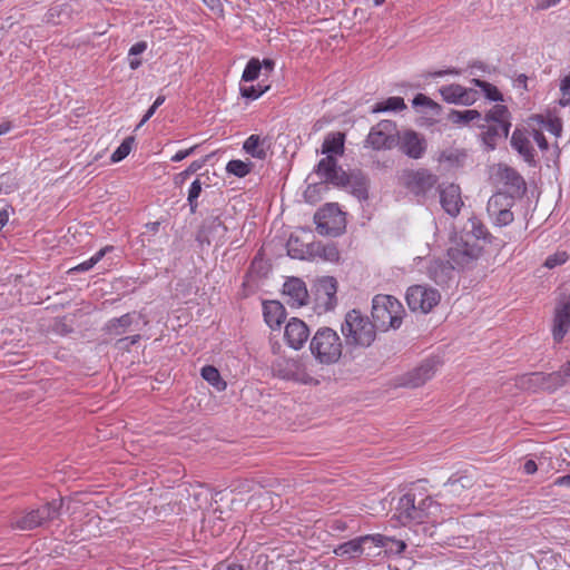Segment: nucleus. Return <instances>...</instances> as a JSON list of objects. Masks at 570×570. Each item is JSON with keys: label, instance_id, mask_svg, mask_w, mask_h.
I'll list each match as a JSON object with an SVG mask.
<instances>
[{"label": "nucleus", "instance_id": "nucleus-43", "mask_svg": "<svg viewBox=\"0 0 570 570\" xmlns=\"http://www.w3.org/2000/svg\"><path fill=\"white\" fill-rule=\"evenodd\" d=\"M472 82L481 88V90L483 91L484 96L491 100V101H502L503 100V96L502 94L499 91V89L493 86L492 83L490 82H487L484 80H481V79H473Z\"/></svg>", "mask_w": 570, "mask_h": 570}, {"label": "nucleus", "instance_id": "nucleus-14", "mask_svg": "<svg viewBox=\"0 0 570 570\" xmlns=\"http://www.w3.org/2000/svg\"><path fill=\"white\" fill-rule=\"evenodd\" d=\"M396 125L392 120H382L367 135L366 142L376 150L391 149L396 146Z\"/></svg>", "mask_w": 570, "mask_h": 570}, {"label": "nucleus", "instance_id": "nucleus-64", "mask_svg": "<svg viewBox=\"0 0 570 570\" xmlns=\"http://www.w3.org/2000/svg\"><path fill=\"white\" fill-rule=\"evenodd\" d=\"M527 82H528V77L524 73H521L515 78V85L518 87H522L524 90H528Z\"/></svg>", "mask_w": 570, "mask_h": 570}, {"label": "nucleus", "instance_id": "nucleus-62", "mask_svg": "<svg viewBox=\"0 0 570 570\" xmlns=\"http://www.w3.org/2000/svg\"><path fill=\"white\" fill-rule=\"evenodd\" d=\"M553 485H557V487H570V473L567 474V475H562V476L557 478L553 481Z\"/></svg>", "mask_w": 570, "mask_h": 570}, {"label": "nucleus", "instance_id": "nucleus-26", "mask_svg": "<svg viewBox=\"0 0 570 570\" xmlns=\"http://www.w3.org/2000/svg\"><path fill=\"white\" fill-rule=\"evenodd\" d=\"M283 293L289 297L287 303L301 307L307 304L308 292L305 283L297 277L288 278L283 286Z\"/></svg>", "mask_w": 570, "mask_h": 570}, {"label": "nucleus", "instance_id": "nucleus-35", "mask_svg": "<svg viewBox=\"0 0 570 570\" xmlns=\"http://www.w3.org/2000/svg\"><path fill=\"white\" fill-rule=\"evenodd\" d=\"M132 321L134 315L131 313L124 314L120 317L110 320L107 324V330L111 334L121 335L132 324Z\"/></svg>", "mask_w": 570, "mask_h": 570}, {"label": "nucleus", "instance_id": "nucleus-3", "mask_svg": "<svg viewBox=\"0 0 570 570\" xmlns=\"http://www.w3.org/2000/svg\"><path fill=\"white\" fill-rule=\"evenodd\" d=\"M309 351L318 363L332 365L340 361L343 343L336 331L323 326L311 338Z\"/></svg>", "mask_w": 570, "mask_h": 570}, {"label": "nucleus", "instance_id": "nucleus-21", "mask_svg": "<svg viewBox=\"0 0 570 570\" xmlns=\"http://www.w3.org/2000/svg\"><path fill=\"white\" fill-rule=\"evenodd\" d=\"M372 534H365L338 544L334 549V554L345 559H355L366 553L367 556H376L367 550L373 546Z\"/></svg>", "mask_w": 570, "mask_h": 570}, {"label": "nucleus", "instance_id": "nucleus-54", "mask_svg": "<svg viewBox=\"0 0 570 570\" xmlns=\"http://www.w3.org/2000/svg\"><path fill=\"white\" fill-rule=\"evenodd\" d=\"M569 256L566 252H558L553 255H550L546 262H544V266L547 268H554L559 265H562L564 264L567 261H568Z\"/></svg>", "mask_w": 570, "mask_h": 570}, {"label": "nucleus", "instance_id": "nucleus-7", "mask_svg": "<svg viewBox=\"0 0 570 570\" xmlns=\"http://www.w3.org/2000/svg\"><path fill=\"white\" fill-rule=\"evenodd\" d=\"M274 376L282 380L294 381L303 384H318L306 371L304 363L299 358L278 357L272 364Z\"/></svg>", "mask_w": 570, "mask_h": 570}, {"label": "nucleus", "instance_id": "nucleus-61", "mask_svg": "<svg viewBox=\"0 0 570 570\" xmlns=\"http://www.w3.org/2000/svg\"><path fill=\"white\" fill-rule=\"evenodd\" d=\"M538 470V465L533 460H527L523 464V471L527 474H533Z\"/></svg>", "mask_w": 570, "mask_h": 570}, {"label": "nucleus", "instance_id": "nucleus-17", "mask_svg": "<svg viewBox=\"0 0 570 570\" xmlns=\"http://www.w3.org/2000/svg\"><path fill=\"white\" fill-rule=\"evenodd\" d=\"M315 302L324 312L334 309L337 304V281L333 276H323L315 283Z\"/></svg>", "mask_w": 570, "mask_h": 570}, {"label": "nucleus", "instance_id": "nucleus-27", "mask_svg": "<svg viewBox=\"0 0 570 570\" xmlns=\"http://www.w3.org/2000/svg\"><path fill=\"white\" fill-rule=\"evenodd\" d=\"M309 258H321L325 262L336 263L340 259V250L334 243L315 242L306 247Z\"/></svg>", "mask_w": 570, "mask_h": 570}, {"label": "nucleus", "instance_id": "nucleus-60", "mask_svg": "<svg viewBox=\"0 0 570 570\" xmlns=\"http://www.w3.org/2000/svg\"><path fill=\"white\" fill-rule=\"evenodd\" d=\"M560 0H537L535 9L546 10L552 6H556Z\"/></svg>", "mask_w": 570, "mask_h": 570}, {"label": "nucleus", "instance_id": "nucleus-49", "mask_svg": "<svg viewBox=\"0 0 570 570\" xmlns=\"http://www.w3.org/2000/svg\"><path fill=\"white\" fill-rule=\"evenodd\" d=\"M412 102L414 107H426L435 115H439L442 109V107L438 102H435L434 100H432L431 98L423 94H417Z\"/></svg>", "mask_w": 570, "mask_h": 570}, {"label": "nucleus", "instance_id": "nucleus-47", "mask_svg": "<svg viewBox=\"0 0 570 570\" xmlns=\"http://www.w3.org/2000/svg\"><path fill=\"white\" fill-rule=\"evenodd\" d=\"M134 141L135 138L132 136L125 138L120 146L112 153L110 157L111 161L118 163L125 159L129 155Z\"/></svg>", "mask_w": 570, "mask_h": 570}, {"label": "nucleus", "instance_id": "nucleus-8", "mask_svg": "<svg viewBox=\"0 0 570 570\" xmlns=\"http://www.w3.org/2000/svg\"><path fill=\"white\" fill-rule=\"evenodd\" d=\"M482 248L475 243L459 238L448 249L450 266L455 269L471 268L481 255Z\"/></svg>", "mask_w": 570, "mask_h": 570}, {"label": "nucleus", "instance_id": "nucleus-34", "mask_svg": "<svg viewBox=\"0 0 570 570\" xmlns=\"http://www.w3.org/2000/svg\"><path fill=\"white\" fill-rule=\"evenodd\" d=\"M453 268L451 266H448L443 262H434L429 267V274L430 277L436 283V284H444L450 279L451 273Z\"/></svg>", "mask_w": 570, "mask_h": 570}, {"label": "nucleus", "instance_id": "nucleus-63", "mask_svg": "<svg viewBox=\"0 0 570 570\" xmlns=\"http://www.w3.org/2000/svg\"><path fill=\"white\" fill-rule=\"evenodd\" d=\"M156 109H157L156 106L151 105V107L146 111L142 119L138 124L137 129L140 128L145 122H147L154 116Z\"/></svg>", "mask_w": 570, "mask_h": 570}, {"label": "nucleus", "instance_id": "nucleus-29", "mask_svg": "<svg viewBox=\"0 0 570 570\" xmlns=\"http://www.w3.org/2000/svg\"><path fill=\"white\" fill-rule=\"evenodd\" d=\"M511 146L523 157L524 161L534 163V149L524 130L517 128L512 132Z\"/></svg>", "mask_w": 570, "mask_h": 570}, {"label": "nucleus", "instance_id": "nucleus-46", "mask_svg": "<svg viewBox=\"0 0 570 570\" xmlns=\"http://www.w3.org/2000/svg\"><path fill=\"white\" fill-rule=\"evenodd\" d=\"M200 193H202V183L197 178L191 183V185L188 189V196H187V202H188L191 214H195L197 212L198 197H199Z\"/></svg>", "mask_w": 570, "mask_h": 570}, {"label": "nucleus", "instance_id": "nucleus-50", "mask_svg": "<svg viewBox=\"0 0 570 570\" xmlns=\"http://www.w3.org/2000/svg\"><path fill=\"white\" fill-rule=\"evenodd\" d=\"M469 223L471 225L470 233L476 238V239H487V237L490 235L484 224L476 217H471L469 219Z\"/></svg>", "mask_w": 570, "mask_h": 570}, {"label": "nucleus", "instance_id": "nucleus-10", "mask_svg": "<svg viewBox=\"0 0 570 570\" xmlns=\"http://www.w3.org/2000/svg\"><path fill=\"white\" fill-rule=\"evenodd\" d=\"M495 178L502 187L495 194H503L512 200L522 198L527 193L524 178L512 167L500 164L497 168Z\"/></svg>", "mask_w": 570, "mask_h": 570}, {"label": "nucleus", "instance_id": "nucleus-36", "mask_svg": "<svg viewBox=\"0 0 570 570\" xmlns=\"http://www.w3.org/2000/svg\"><path fill=\"white\" fill-rule=\"evenodd\" d=\"M202 377L217 391L226 389V382L222 379L219 371L213 365H206L202 368Z\"/></svg>", "mask_w": 570, "mask_h": 570}, {"label": "nucleus", "instance_id": "nucleus-4", "mask_svg": "<svg viewBox=\"0 0 570 570\" xmlns=\"http://www.w3.org/2000/svg\"><path fill=\"white\" fill-rule=\"evenodd\" d=\"M402 304L391 295H376L372 301V324L375 331L399 328L402 324Z\"/></svg>", "mask_w": 570, "mask_h": 570}, {"label": "nucleus", "instance_id": "nucleus-16", "mask_svg": "<svg viewBox=\"0 0 570 570\" xmlns=\"http://www.w3.org/2000/svg\"><path fill=\"white\" fill-rule=\"evenodd\" d=\"M570 330V295L561 293L554 307L552 335L560 343Z\"/></svg>", "mask_w": 570, "mask_h": 570}, {"label": "nucleus", "instance_id": "nucleus-1", "mask_svg": "<svg viewBox=\"0 0 570 570\" xmlns=\"http://www.w3.org/2000/svg\"><path fill=\"white\" fill-rule=\"evenodd\" d=\"M315 173L322 178L323 183H328L338 187H350V191L358 200L368 198V177L361 170H352L346 173L337 165L335 157L327 156L322 158Z\"/></svg>", "mask_w": 570, "mask_h": 570}, {"label": "nucleus", "instance_id": "nucleus-32", "mask_svg": "<svg viewBox=\"0 0 570 570\" xmlns=\"http://www.w3.org/2000/svg\"><path fill=\"white\" fill-rule=\"evenodd\" d=\"M373 547L383 548L385 553L400 556L404 552L406 544L402 540H397L392 537H386L380 533L372 534Z\"/></svg>", "mask_w": 570, "mask_h": 570}, {"label": "nucleus", "instance_id": "nucleus-39", "mask_svg": "<svg viewBox=\"0 0 570 570\" xmlns=\"http://www.w3.org/2000/svg\"><path fill=\"white\" fill-rule=\"evenodd\" d=\"M534 120L556 137H559L562 132V120L559 117L537 115L534 116Z\"/></svg>", "mask_w": 570, "mask_h": 570}, {"label": "nucleus", "instance_id": "nucleus-55", "mask_svg": "<svg viewBox=\"0 0 570 570\" xmlns=\"http://www.w3.org/2000/svg\"><path fill=\"white\" fill-rule=\"evenodd\" d=\"M554 373H557L559 376H560V380H561V387L570 381V360L563 364L559 371H556Z\"/></svg>", "mask_w": 570, "mask_h": 570}, {"label": "nucleus", "instance_id": "nucleus-31", "mask_svg": "<svg viewBox=\"0 0 570 570\" xmlns=\"http://www.w3.org/2000/svg\"><path fill=\"white\" fill-rule=\"evenodd\" d=\"M268 148L269 144L267 139L254 134L250 135L243 145L245 153L257 159H265Z\"/></svg>", "mask_w": 570, "mask_h": 570}, {"label": "nucleus", "instance_id": "nucleus-22", "mask_svg": "<svg viewBox=\"0 0 570 570\" xmlns=\"http://www.w3.org/2000/svg\"><path fill=\"white\" fill-rule=\"evenodd\" d=\"M439 361L435 358H428L423 361L417 367L409 372L404 377L402 385L407 387H419L429 381L436 372Z\"/></svg>", "mask_w": 570, "mask_h": 570}, {"label": "nucleus", "instance_id": "nucleus-51", "mask_svg": "<svg viewBox=\"0 0 570 570\" xmlns=\"http://www.w3.org/2000/svg\"><path fill=\"white\" fill-rule=\"evenodd\" d=\"M268 89V86L262 87L261 85L254 86H244L240 87L242 96L247 99H257L259 98L266 90Z\"/></svg>", "mask_w": 570, "mask_h": 570}, {"label": "nucleus", "instance_id": "nucleus-30", "mask_svg": "<svg viewBox=\"0 0 570 570\" xmlns=\"http://www.w3.org/2000/svg\"><path fill=\"white\" fill-rule=\"evenodd\" d=\"M263 312L266 324L273 330L278 328L286 317L285 307L277 301L265 302Z\"/></svg>", "mask_w": 570, "mask_h": 570}, {"label": "nucleus", "instance_id": "nucleus-19", "mask_svg": "<svg viewBox=\"0 0 570 570\" xmlns=\"http://www.w3.org/2000/svg\"><path fill=\"white\" fill-rule=\"evenodd\" d=\"M396 145L400 150L412 159H420L426 151V140L414 130L397 132Z\"/></svg>", "mask_w": 570, "mask_h": 570}, {"label": "nucleus", "instance_id": "nucleus-44", "mask_svg": "<svg viewBox=\"0 0 570 570\" xmlns=\"http://www.w3.org/2000/svg\"><path fill=\"white\" fill-rule=\"evenodd\" d=\"M262 70V63L257 58H252L242 75V80L244 81H254L258 78L259 72Z\"/></svg>", "mask_w": 570, "mask_h": 570}, {"label": "nucleus", "instance_id": "nucleus-6", "mask_svg": "<svg viewBox=\"0 0 570 570\" xmlns=\"http://www.w3.org/2000/svg\"><path fill=\"white\" fill-rule=\"evenodd\" d=\"M61 507L62 499L52 500L18 518L14 523H12V525L20 530H33L51 520L57 519L60 514Z\"/></svg>", "mask_w": 570, "mask_h": 570}, {"label": "nucleus", "instance_id": "nucleus-59", "mask_svg": "<svg viewBox=\"0 0 570 570\" xmlns=\"http://www.w3.org/2000/svg\"><path fill=\"white\" fill-rule=\"evenodd\" d=\"M147 49V43L145 41H138L131 46L129 49V56H138L142 53Z\"/></svg>", "mask_w": 570, "mask_h": 570}, {"label": "nucleus", "instance_id": "nucleus-18", "mask_svg": "<svg viewBox=\"0 0 570 570\" xmlns=\"http://www.w3.org/2000/svg\"><path fill=\"white\" fill-rule=\"evenodd\" d=\"M472 482L468 476H461L459 479H450L443 490L439 493V497L450 502V505L461 507L470 501L468 490L471 488Z\"/></svg>", "mask_w": 570, "mask_h": 570}, {"label": "nucleus", "instance_id": "nucleus-28", "mask_svg": "<svg viewBox=\"0 0 570 570\" xmlns=\"http://www.w3.org/2000/svg\"><path fill=\"white\" fill-rule=\"evenodd\" d=\"M480 127L485 129L482 132L483 142L490 149H494L499 139L508 137L511 124L485 122Z\"/></svg>", "mask_w": 570, "mask_h": 570}, {"label": "nucleus", "instance_id": "nucleus-33", "mask_svg": "<svg viewBox=\"0 0 570 570\" xmlns=\"http://www.w3.org/2000/svg\"><path fill=\"white\" fill-rule=\"evenodd\" d=\"M345 136L342 132L328 134L322 145V154L327 156L342 155L344 153Z\"/></svg>", "mask_w": 570, "mask_h": 570}, {"label": "nucleus", "instance_id": "nucleus-20", "mask_svg": "<svg viewBox=\"0 0 570 570\" xmlns=\"http://www.w3.org/2000/svg\"><path fill=\"white\" fill-rule=\"evenodd\" d=\"M422 509L417 508L414 493L403 494L395 507L394 518L403 525L409 523H422Z\"/></svg>", "mask_w": 570, "mask_h": 570}, {"label": "nucleus", "instance_id": "nucleus-58", "mask_svg": "<svg viewBox=\"0 0 570 570\" xmlns=\"http://www.w3.org/2000/svg\"><path fill=\"white\" fill-rule=\"evenodd\" d=\"M18 188V184L14 179H8L7 183H0V194H10Z\"/></svg>", "mask_w": 570, "mask_h": 570}, {"label": "nucleus", "instance_id": "nucleus-13", "mask_svg": "<svg viewBox=\"0 0 570 570\" xmlns=\"http://www.w3.org/2000/svg\"><path fill=\"white\" fill-rule=\"evenodd\" d=\"M514 205V200L503 194H493L487 204V212L492 219V223L498 227L510 225L514 215L511 208Z\"/></svg>", "mask_w": 570, "mask_h": 570}, {"label": "nucleus", "instance_id": "nucleus-25", "mask_svg": "<svg viewBox=\"0 0 570 570\" xmlns=\"http://www.w3.org/2000/svg\"><path fill=\"white\" fill-rule=\"evenodd\" d=\"M444 101L449 104H460L470 106L476 100L478 92L473 89H466L461 85L451 83L439 89Z\"/></svg>", "mask_w": 570, "mask_h": 570}, {"label": "nucleus", "instance_id": "nucleus-23", "mask_svg": "<svg viewBox=\"0 0 570 570\" xmlns=\"http://www.w3.org/2000/svg\"><path fill=\"white\" fill-rule=\"evenodd\" d=\"M440 203L448 215L456 217L463 206L460 186L456 184H449L444 187H440Z\"/></svg>", "mask_w": 570, "mask_h": 570}, {"label": "nucleus", "instance_id": "nucleus-41", "mask_svg": "<svg viewBox=\"0 0 570 570\" xmlns=\"http://www.w3.org/2000/svg\"><path fill=\"white\" fill-rule=\"evenodd\" d=\"M253 167L252 161H243L239 159L229 160L226 165V171L238 178H243L250 173Z\"/></svg>", "mask_w": 570, "mask_h": 570}, {"label": "nucleus", "instance_id": "nucleus-24", "mask_svg": "<svg viewBox=\"0 0 570 570\" xmlns=\"http://www.w3.org/2000/svg\"><path fill=\"white\" fill-rule=\"evenodd\" d=\"M287 344L298 351L301 350L309 336L308 326L299 318L293 317L285 326L284 333Z\"/></svg>", "mask_w": 570, "mask_h": 570}, {"label": "nucleus", "instance_id": "nucleus-56", "mask_svg": "<svg viewBox=\"0 0 570 570\" xmlns=\"http://www.w3.org/2000/svg\"><path fill=\"white\" fill-rule=\"evenodd\" d=\"M533 139L541 150H548L549 144L540 130H533Z\"/></svg>", "mask_w": 570, "mask_h": 570}, {"label": "nucleus", "instance_id": "nucleus-45", "mask_svg": "<svg viewBox=\"0 0 570 570\" xmlns=\"http://www.w3.org/2000/svg\"><path fill=\"white\" fill-rule=\"evenodd\" d=\"M417 508L422 509V523L425 522L431 515H434L436 511L440 509V504L435 502L431 497H426L420 500L417 503Z\"/></svg>", "mask_w": 570, "mask_h": 570}, {"label": "nucleus", "instance_id": "nucleus-9", "mask_svg": "<svg viewBox=\"0 0 570 570\" xmlns=\"http://www.w3.org/2000/svg\"><path fill=\"white\" fill-rule=\"evenodd\" d=\"M399 179L404 188L417 197H425L428 191L438 184V176L425 168L404 169Z\"/></svg>", "mask_w": 570, "mask_h": 570}, {"label": "nucleus", "instance_id": "nucleus-37", "mask_svg": "<svg viewBox=\"0 0 570 570\" xmlns=\"http://www.w3.org/2000/svg\"><path fill=\"white\" fill-rule=\"evenodd\" d=\"M484 122H499V124H511L510 122V111L504 105H495L493 108L485 115Z\"/></svg>", "mask_w": 570, "mask_h": 570}, {"label": "nucleus", "instance_id": "nucleus-40", "mask_svg": "<svg viewBox=\"0 0 570 570\" xmlns=\"http://www.w3.org/2000/svg\"><path fill=\"white\" fill-rule=\"evenodd\" d=\"M406 108L404 99L401 97H390L382 102H377L373 107V112H382V111H399Z\"/></svg>", "mask_w": 570, "mask_h": 570}, {"label": "nucleus", "instance_id": "nucleus-12", "mask_svg": "<svg viewBox=\"0 0 570 570\" xmlns=\"http://www.w3.org/2000/svg\"><path fill=\"white\" fill-rule=\"evenodd\" d=\"M517 385L525 391L552 393L561 387L560 376L554 373L533 372L518 379Z\"/></svg>", "mask_w": 570, "mask_h": 570}, {"label": "nucleus", "instance_id": "nucleus-15", "mask_svg": "<svg viewBox=\"0 0 570 570\" xmlns=\"http://www.w3.org/2000/svg\"><path fill=\"white\" fill-rule=\"evenodd\" d=\"M227 227L220 220L219 216H209L203 220L197 234L196 240L200 246L210 245L215 242L217 245L225 243Z\"/></svg>", "mask_w": 570, "mask_h": 570}, {"label": "nucleus", "instance_id": "nucleus-48", "mask_svg": "<svg viewBox=\"0 0 570 570\" xmlns=\"http://www.w3.org/2000/svg\"><path fill=\"white\" fill-rule=\"evenodd\" d=\"M206 163V158L200 160H194L190 165L181 173L175 176L174 181L176 185L183 184L190 175L198 171Z\"/></svg>", "mask_w": 570, "mask_h": 570}, {"label": "nucleus", "instance_id": "nucleus-11", "mask_svg": "<svg viewBox=\"0 0 570 570\" xmlns=\"http://www.w3.org/2000/svg\"><path fill=\"white\" fill-rule=\"evenodd\" d=\"M405 298L411 311L426 314L439 304L441 296L435 288L413 285L409 287Z\"/></svg>", "mask_w": 570, "mask_h": 570}, {"label": "nucleus", "instance_id": "nucleus-57", "mask_svg": "<svg viewBox=\"0 0 570 570\" xmlns=\"http://www.w3.org/2000/svg\"><path fill=\"white\" fill-rule=\"evenodd\" d=\"M197 148V146H193L188 149H185V150H179L177 151L173 157H171V160L175 161V163H178V161H181L184 160L186 157H188L189 155H191L195 149Z\"/></svg>", "mask_w": 570, "mask_h": 570}, {"label": "nucleus", "instance_id": "nucleus-38", "mask_svg": "<svg viewBox=\"0 0 570 570\" xmlns=\"http://www.w3.org/2000/svg\"><path fill=\"white\" fill-rule=\"evenodd\" d=\"M481 114L474 109L468 110H451L449 114V120L456 125H468L475 119H480Z\"/></svg>", "mask_w": 570, "mask_h": 570}, {"label": "nucleus", "instance_id": "nucleus-42", "mask_svg": "<svg viewBox=\"0 0 570 570\" xmlns=\"http://www.w3.org/2000/svg\"><path fill=\"white\" fill-rule=\"evenodd\" d=\"M112 246H106L104 248H101L100 250H98L91 258H89L88 261H85L82 263H80L79 265L75 266V267H71L69 269V273H73V272H87L89 269H91L98 262H100L102 259V257L110 250H112Z\"/></svg>", "mask_w": 570, "mask_h": 570}, {"label": "nucleus", "instance_id": "nucleus-5", "mask_svg": "<svg viewBox=\"0 0 570 570\" xmlns=\"http://www.w3.org/2000/svg\"><path fill=\"white\" fill-rule=\"evenodd\" d=\"M314 223L316 232L323 236L336 237L346 228L345 214L335 203H327L320 208L314 215Z\"/></svg>", "mask_w": 570, "mask_h": 570}, {"label": "nucleus", "instance_id": "nucleus-53", "mask_svg": "<svg viewBox=\"0 0 570 570\" xmlns=\"http://www.w3.org/2000/svg\"><path fill=\"white\" fill-rule=\"evenodd\" d=\"M298 244V238L291 236L287 243V253L293 258L305 259L306 258V249H298L295 245Z\"/></svg>", "mask_w": 570, "mask_h": 570}, {"label": "nucleus", "instance_id": "nucleus-2", "mask_svg": "<svg viewBox=\"0 0 570 570\" xmlns=\"http://www.w3.org/2000/svg\"><path fill=\"white\" fill-rule=\"evenodd\" d=\"M341 332L347 346L368 347L376 338L375 325L358 309L346 313Z\"/></svg>", "mask_w": 570, "mask_h": 570}, {"label": "nucleus", "instance_id": "nucleus-52", "mask_svg": "<svg viewBox=\"0 0 570 570\" xmlns=\"http://www.w3.org/2000/svg\"><path fill=\"white\" fill-rule=\"evenodd\" d=\"M560 91L562 97L559 99V105L561 107H567L570 105V76H566L561 79L560 82Z\"/></svg>", "mask_w": 570, "mask_h": 570}]
</instances>
